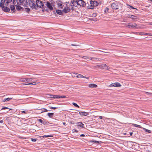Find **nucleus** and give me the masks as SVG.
I'll return each instance as SVG.
<instances>
[{"mask_svg":"<svg viewBox=\"0 0 152 152\" xmlns=\"http://www.w3.org/2000/svg\"><path fill=\"white\" fill-rule=\"evenodd\" d=\"M46 5H47V7L51 10H53V7H52V6L51 5V4L48 2L46 3Z\"/></svg>","mask_w":152,"mask_h":152,"instance_id":"12","label":"nucleus"},{"mask_svg":"<svg viewBox=\"0 0 152 152\" xmlns=\"http://www.w3.org/2000/svg\"><path fill=\"white\" fill-rule=\"evenodd\" d=\"M85 58H84L85 59H86L87 60L88 59L92 60V58L91 57H88V56H85Z\"/></svg>","mask_w":152,"mask_h":152,"instance_id":"30","label":"nucleus"},{"mask_svg":"<svg viewBox=\"0 0 152 152\" xmlns=\"http://www.w3.org/2000/svg\"><path fill=\"white\" fill-rule=\"evenodd\" d=\"M111 7L113 9L117 10L118 9V6L117 4L115 3H113L111 4Z\"/></svg>","mask_w":152,"mask_h":152,"instance_id":"8","label":"nucleus"},{"mask_svg":"<svg viewBox=\"0 0 152 152\" xmlns=\"http://www.w3.org/2000/svg\"><path fill=\"white\" fill-rule=\"evenodd\" d=\"M76 4L82 7H84L86 4L85 2L83 0H77L76 1Z\"/></svg>","mask_w":152,"mask_h":152,"instance_id":"4","label":"nucleus"},{"mask_svg":"<svg viewBox=\"0 0 152 152\" xmlns=\"http://www.w3.org/2000/svg\"><path fill=\"white\" fill-rule=\"evenodd\" d=\"M31 140L33 142H36L37 141V139L35 138H31Z\"/></svg>","mask_w":152,"mask_h":152,"instance_id":"43","label":"nucleus"},{"mask_svg":"<svg viewBox=\"0 0 152 152\" xmlns=\"http://www.w3.org/2000/svg\"><path fill=\"white\" fill-rule=\"evenodd\" d=\"M5 3V1H4V0H1L0 3V7H1V8H3V7H4V3Z\"/></svg>","mask_w":152,"mask_h":152,"instance_id":"16","label":"nucleus"},{"mask_svg":"<svg viewBox=\"0 0 152 152\" xmlns=\"http://www.w3.org/2000/svg\"><path fill=\"white\" fill-rule=\"evenodd\" d=\"M90 4H91V8H90L89 9H93L94 7V6H97L98 4L96 1H90Z\"/></svg>","mask_w":152,"mask_h":152,"instance_id":"5","label":"nucleus"},{"mask_svg":"<svg viewBox=\"0 0 152 152\" xmlns=\"http://www.w3.org/2000/svg\"><path fill=\"white\" fill-rule=\"evenodd\" d=\"M88 86L90 88H95L97 87V85L94 84H91L89 85Z\"/></svg>","mask_w":152,"mask_h":152,"instance_id":"17","label":"nucleus"},{"mask_svg":"<svg viewBox=\"0 0 152 152\" xmlns=\"http://www.w3.org/2000/svg\"><path fill=\"white\" fill-rule=\"evenodd\" d=\"M42 124H43L44 125H45L47 124V122L45 121H43Z\"/></svg>","mask_w":152,"mask_h":152,"instance_id":"51","label":"nucleus"},{"mask_svg":"<svg viewBox=\"0 0 152 152\" xmlns=\"http://www.w3.org/2000/svg\"><path fill=\"white\" fill-rule=\"evenodd\" d=\"M137 26V25L135 23H134L133 24L132 23H130L128 25L126 26V27L129 28H135Z\"/></svg>","mask_w":152,"mask_h":152,"instance_id":"6","label":"nucleus"},{"mask_svg":"<svg viewBox=\"0 0 152 152\" xmlns=\"http://www.w3.org/2000/svg\"><path fill=\"white\" fill-rule=\"evenodd\" d=\"M44 109V111H43L41 113H42L43 112H48V110H47V109H45V108H43Z\"/></svg>","mask_w":152,"mask_h":152,"instance_id":"47","label":"nucleus"},{"mask_svg":"<svg viewBox=\"0 0 152 152\" xmlns=\"http://www.w3.org/2000/svg\"><path fill=\"white\" fill-rule=\"evenodd\" d=\"M32 78V81H31L32 82L35 81L36 80H37V82H36V83H37V79H35V80H33L34 79V78ZM36 84H37V83H36Z\"/></svg>","mask_w":152,"mask_h":152,"instance_id":"48","label":"nucleus"},{"mask_svg":"<svg viewBox=\"0 0 152 152\" xmlns=\"http://www.w3.org/2000/svg\"><path fill=\"white\" fill-rule=\"evenodd\" d=\"M144 35L152 36L151 34L144 33Z\"/></svg>","mask_w":152,"mask_h":152,"instance_id":"38","label":"nucleus"},{"mask_svg":"<svg viewBox=\"0 0 152 152\" xmlns=\"http://www.w3.org/2000/svg\"><path fill=\"white\" fill-rule=\"evenodd\" d=\"M12 99V98H6V101H7V102H8L10 100Z\"/></svg>","mask_w":152,"mask_h":152,"instance_id":"41","label":"nucleus"},{"mask_svg":"<svg viewBox=\"0 0 152 152\" xmlns=\"http://www.w3.org/2000/svg\"><path fill=\"white\" fill-rule=\"evenodd\" d=\"M134 34L140 35L141 36L144 35V32H134L133 33Z\"/></svg>","mask_w":152,"mask_h":152,"instance_id":"20","label":"nucleus"},{"mask_svg":"<svg viewBox=\"0 0 152 152\" xmlns=\"http://www.w3.org/2000/svg\"><path fill=\"white\" fill-rule=\"evenodd\" d=\"M79 114L81 115H84L86 116L88 114V113L85 112L80 111L79 112Z\"/></svg>","mask_w":152,"mask_h":152,"instance_id":"13","label":"nucleus"},{"mask_svg":"<svg viewBox=\"0 0 152 152\" xmlns=\"http://www.w3.org/2000/svg\"><path fill=\"white\" fill-rule=\"evenodd\" d=\"M74 76L75 77H77L78 78V75L77 73H76L75 74V75Z\"/></svg>","mask_w":152,"mask_h":152,"instance_id":"49","label":"nucleus"},{"mask_svg":"<svg viewBox=\"0 0 152 152\" xmlns=\"http://www.w3.org/2000/svg\"><path fill=\"white\" fill-rule=\"evenodd\" d=\"M49 10L50 9H49L48 8H46V9H45V8L44 7V8H43L42 11H44L45 10L47 12H49Z\"/></svg>","mask_w":152,"mask_h":152,"instance_id":"35","label":"nucleus"},{"mask_svg":"<svg viewBox=\"0 0 152 152\" xmlns=\"http://www.w3.org/2000/svg\"><path fill=\"white\" fill-rule=\"evenodd\" d=\"M91 142H94L95 143H101L102 142L100 141L99 142L98 141L94 140H91Z\"/></svg>","mask_w":152,"mask_h":152,"instance_id":"31","label":"nucleus"},{"mask_svg":"<svg viewBox=\"0 0 152 152\" xmlns=\"http://www.w3.org/2000/svg\"><path fill=\"white\" fill-rule=\"evenodd\" d=\"M15 1L17 2V4L20 5L21 4H23L26 7H34V1H31V0H14V1Z\"/></svg>","mask_w":152,"mask_h":152,"instance_id":"1","label":"nucleus"},{"mask_svg":"<svg viewBox=\"0 0 152 152\" xmlns=\"http://www.w3.org/2000/svg\"><path fill=\"white\" fill-rule=\"evenodd\" d=\"M128 6L129 7H128V8H132V9H135V8L134 7L132 6H130V5H128Z\"/></svg>","mask_w":152,"mask_h":152,"instance_id":"44","label":"nucleus"},{"mask_svg":"<svg viewBox=\"0 0 152 152\" xmlns=\"http://www.w3.org/2000/svg\"><path fill=\"white\" fill-rule=\"evenodd\" d=\"M12 0H8V1H7V2H6L7 3V4H6V6H7L8 5V4L9 3L11 2L12 1Z\"/></svg>","mask_w":152,"mask_h":152,"instance_id":"36","label":"nucleus"},{"mask_svg":"<svg viewBox=\"0 0 152 152\" xmlns=\"http://www.w3.org/2000/svg\"><path fill=\"white\" fill-rule=\"evenodd\" d=\"M92 60H100V58H92Z\"/></svg>","mask_w":152,"mask_h":152,"instance_id":"37","label":"nucleus"},{"mask_svg":"<svg viewBox=\"0 0 152 152\" xmlns=\"http://www.w3.org/2000/svg\"><path fill=\"white\" fill-rule=\"evenodd\" d=\"M9 109V110L8 111H7V112H8L9 110H12V109H10L9 108H8V107H3L2 108L1 110H5V109Z\"/></svg>","mask_w":152,"mask_h":152,"instance_id":"26","label":"nucleus"},{"mask_svg":"<svg viewBox=\"0 0 152 152\" xmlns=\"http://www.w3.org/2000/svg\"><path fill=\"white\" fill-rule=\"evenodd\" d=\"M70 11V9L69 7H66L62 11L65 13H67L69 12Z\"/></svg>","mask_w":152,"mask_h":152,"instance_id":"10","label":"nucleus"},{"mask_svg":"<svg viewBox=\"0 0 152 152\" xmlns=\"http://www.w3.org/2000/svg\"><path fill=\"white\" fill-rule=\"evenodd\" d=\"M133 133L132 132H131L130 133V134L131 135V136H132V134Z\"/></svg>","mask_w":152,"mask_h":152,"instance_id":"59","label":"nucleus"},{"mask_svg":"<svg viewBox=\"0 0 152 152\" xmlns=\"http://www.w3.org/2000/svg\"><path fill=\"white\" fill-rule=\"evenodd\" d=\"M8 0H4V1H5H5H6L7 2V1Z\"/></svg>","mask_w":152,"mask_h":152,"instance_id":"62","label":"nucleus"},{"mask_svg":"<svg viewBox=\"0 0 152 152\" xmlns=\"http://www.w3.org/2000/svg\"><path fill=\"white\" fill-rule=\"evenodd\" d=\"M72 104L75 107L79 108L80 107L79 105H78L76 103H75L73 102Z\"/></svg>","mask_w":152,"mask_h":152,"instance_id":"32","label":"nucleus"},{"mask_svg":"<svg viewBox=\"0 0 152 152\" xmlns=\"http://www.w3.org/2000/svg\"><path fill=\"white\" fill-rule=\"evenodd\" d=\"M78 78H82L84 77V76L82 75L78 74Z\"/></svg>","mask_w":152,"mask_h":152,"instance_id":"39","label":"nucleus"},{"mask_svg":"<svg viewBox=\"0 0 152 152\" xmlns=\"http://www.w3.org/2000/svg\"><path fill=\"white\" fill-rule=\"evenodd\" d=\"M52 97L53 99H59L60 98H66V96H60L53 95Z\"/></svg>","mask_w":152,"mask_h":152,"instance_id":"9","label":"nucleus"},{"mask_svg":"<svg viewBox=\"0 0 152 152\" xmlns=\"http://www.w3.org/2000/svg\"><path fill=\"white\" fill-rule=\"evenodd\" d=\"M16 9L18 10H20L21 9H22L23 8L19 6L18 5L16 6Z\"/></svg>","mask_w":152,"mask_h":152,"instance_id":"22","label":"nucleus"},{"mask_svg":"<svg viewBox=\"0 0 152 152\" xmlns=\"http://www.w3.org/2000/svg\"><path fill=\"white\" fill-rule=\"evenodd\" d=\"M121 86L120 84L118 82L115 83H112L110 85V87H120Z\"/></svg>","mask_w":152,"mask_h":152,"instance_id":"7","label":"nucleus"},{"mask_svg":"<svg viewBox=\"0 0 152 152\" xmlns=\"http://www.w3.org/2000/svg\"><path fill=\"white\" fill-rule=\"evenodd\" d=\"M105 69H106L107 70H108L110 69V67L106 64L105 66Z\"/></svg>","mask_w":152,"mask_h":152,"instance_id":"40","label":"nucleus"},{"mask_svg":"<svg viewBox=\"0 0 152 152\" xmlns=\"http://www.w3.org/2000/svg\"><path fill=\"white\" fill-rule=\"evenodd\" d=\"M128 17L129 18L132 19L133 20H134L135 19H138V18L137 16L132 15H129Z\"/></svg>","mask_w":152,"mask_h":152,"instance_id":"14","label":"nucleus"},{"mask_svg":"<svg viewBox=\"0 0 152 152\" xmlns=\"http://www.w3.org/2000/svg\"><path fill=\"white\" fill-rule=\"evenodd\" d=\"M56 12L59 15H61L62 14V12L61 10H57Z\"/></svg>","mask_w":152,"mask_h":152,"instance_id":"23","label":"nucleus"},{"mask_svg":"<svg viewBox=\"0 0 152 152\" xmlns=\"http://www.w3.org/2000/svg\"><path fill=\"white\" fill-rule=\"evenodd\" d=\"M50 109H51L55 110L57 108V107H50Z\"/></svg>","mask_w":152,"mask_h":152,"instance_id":"42","label":"nucleus"},{"mask_svg":"<svg viewBox=\"0 0 152 152\" xmlns=\"http://www.w3.org/2000/svg\"><path fill=\"white\" fill-rule=\"evenodd\" d=\"M133 125L134 126H135L136 127H138V128H142V127L140 125L136 124H133Z\"/></svg>","mask_w":152,"mask_h":152,"instance_id":"28","label":"nucleus"},{"mask_svg":"<svg viewBox=\"0 0 152 152\" xmlns=\"http://www.w3.org/2000/svg\"><path fill=\"white\" fill-rule=\"evenodd\" d=\"M144 130L145 132H148V133H151V130L147 129H145V128H144Z\"/></svg>","mask_w":152,"mask_h":152,"instance_id":"29","label":"nucleus"},{"mask_svg":"<svg viewBox=\"0 0 152 152\" xmlns=\"http://www.w3.org/2000/svg\"><path fill=\"white\" fill-rule=\"evenodd\" d=\"M109 10V8L107 7H106L104 10V12L105 13L107 14Z\"/></svg>","mask_w":152,"mask_h":152,"instance_id":"33","label":"nucleus"},{"mask_svg":"<svg viewBox=\"0 0 152 152\" xmlns=\"http://www.w3.org/2000/svg\"><path fill=\"white\" fill-rule=\"evenodd\" d=\"M151 0V1H152V0Z\"/></svg>","mask_w":152,"mask_h":152,"instance_id":"63","label":"nucleus"},{"mask_svg":"<svg viewBox=\"0 0 152 152\" xmlns=\"http://www.w3.org/2000/svg\"><path fill=\"white\" fill-rule=\"evenodd\" d=\"M58 4V6L59 7H60L61 6H62V2L60 1H58L56 2Z\"/></svg>","mask_w":152,"mask_h":152,"instance_id":"27","label":"nucleus"},{"mask_svg":"<svg viewBox=\"0 0 152 152\" xmlns=\"http://www.w3.org/2000/svg\"><path fill=\"white\" fill-rule=\"evenodd\" d=\"M4 122V120H1V121H0V123H3Z\"/></svg>","mask_w":152,"mask_h":152,"instance_id":"50","label":"nucleus"},{"mask_svg":"<svg viewBox=\"0 0 152 152\" xmlns=\"http://www.w3.org/2000/svg\"><path fill=\"white\" fill-rule=\"evenodd\" d=\"M65 124H66V123H65V122H64L63 123V124L64 125H65Z\"/></svg>","mask_w":152,"mask_h":152,"instance_id":"61","label":"nucleus"},{"mask_svg":"<svg viewBox=\"0 0 152 152\" xmlns=\"http://www.w3.org/2000/svg\"><path fill=\"white\" fill-rule=\"evenodd\" d=\"M6 99H4L3 100V102H7V101H6Z\"/></svg>","mask_w":152,"mask_h":152,"instance_id":"54","label":"nucleus"},{"mask_svg":"<svg viewBox=\"0 0 152 152\" xmlns=\"http://www.w3.org/2000/svg\"><path fill=\"white\" fill-rule=\"evenodd\" d=\"M21 113L26 114V112L25 111H21Z\"/></svg>","mask_w":152,"mask_h":152,"instance_id":"52","label":"nucleus"},{"mask_svg":"<svg viewBox=\"0 0 152 152\" xmlns=\"http://www.w3.org/2000/svg\"><path fill=\"white\" fill-rule=\"evenodd\" d=\"M96 50H93V51H96ZM99 51H102L100 50H99Z\"/></svg>","mask_w":152,"mask_h":152,"instance_id":"60","label":"nucleus"},{"mask_svg":"<svg viewBox=\"0 0 152 152\" xmlns=\"http://www.w3.org/2000/svg\"><path fill=\"white\" fill-rule=\"evenodd\" d=\"M83 78H86V79H88L89 78L88 77H85L84 76V77H83Z\"/></svg>","mask_w":152,"mask_h":152,"instance_id":"58","label":"nucleus"},{"mask_svg":"<svg viewBox=\"0 0 152 152\" xmlns=\"http://www.w3.org/2000/svg\"><path fill=\"white\" fill-rule=\"evenodd\" d=\"M53 136L51 135H44V136H41V137H42L43 138H46L48 137H53Z\"/></svg>","mask_w":152,"mask_h":152,"instance_id":"24","label":"nucleus"},{"mask_svg":"<svg viewBox=\"0 0 152 152\" xmlns=\"http://www.w3.org/2000/svg\"><path fill=\"white\" fill-rule=\"evenodd\" d=\"M76 4V1L74 0L72 1L71 2V4L72 6H76L75 5Z\"/></svg>","mask_w":152,"mask_h":152,"instance_id":"19","label":"nucleus"},{"mask_svg":"<svg viewBox=\"0 0 152 152\" xmlns=\"http://www.w3.org/2000/svg\"><path fill=\"white\" fill-rule=\"evenodd\" d=\"M80 136H81V137H84V136H85V135L84 134H81L80 135Z\"/></svg>","mask_w":152,"mask_h":152,"instance_id":"57","label":"nucleus"},{"mask_svg":"<svg viewBox=\"0 0 152 152\" xmlns=\"http://www.w3.org/2000/svg\"><path fill=\"white\" fill-rule=\"evenodd\" d=\"M38 121H39L40 123H43V121L41 119H39L38 120Z\"/></svg>","mask_w":152,"mask_h":152,"instance_id":"45","label":"nucleus"},{"mask_svg":"<svg viewBox=\"0 0 152 152\" xmlns=\"http://www.w3.org/2000/svg\"><path fill=\"white\" fill-rule=\"evenodd\" d=\"M3 7V8H2V10H3V11H4V12H9L10 10V8L7 7Z\"/></svg>","mask_w":152,"mask_h":152,"instance_id":"11","label":"nucleus"},{"mask_svg":"<svg viewBox=\"0 0 152 152\" xmlns=\"http://www.w3.org/2000/svg\"><path fill=\"white\" fill-rule=\"evenodd\" d=\"M34 5L35 6V7H31V8L36 9H37L38 7H42L44 8V4L41 1L37 0L36 1V4H35V2H34Z\"/></svg>","mask_w":152,"mask_h":152,"instance_id":"3","label":"nucleus"},{"mask_svg":"<svg viewBox=\"0 0 152 152\" xmlns=\"http://www.w3.org/2000/svg\"><path fill=\"white\" fill-rule=\"evenodd\" d=\"M99 117V118L100 119H102V116H98Z\"/></svg>","mask_w":152,"mask_h":152,"instance_id":"56","label":"nucleus"},{"mask_svg":"<svg viewBox=\"0 0 152 152\" xmlns=\"http://www.w3.org/2000/svg\"><path fill=\"white\" fill-rule=\"evenodd\" d=\"M145 93L146 94H148V95H151L152 94V93H151L148 92L146 91L145 92Z\"/></svg>","mask_w":152,"mask_h":152,"instance_id":"46","label":"nucleus"},{"mask_svg":"<svg viewBox=\"0 0 152 152\" xmlns=\"http://www.w3.org/2000/svg\"><path fill=\"white\" fill-rule=\"evenodd\" d=\"M77 126L81 127L83 128H84V124L82 122H78L77 123Z\"/></svg>","mask_w":152,"mask_h":152,"instance_id":"18","label":"nucleus"},{"mask_svg":"<svg viewBox=\"0 0 152 152\" xmlns=\"http://www.w3.org/2000/svg\"><path fill=\"white\" fill-rule=\"evenodd\" d=\"M10 8L11 10L13 11V12H15V7L13 5H11L10 6Z\"/></svg>","mask_w":152,"mask_h":152,"instance_id":"21","label":"nucleus"},{"mask_svg":"<svg viewBox=\"0 0 152 152\" xmlns=\"http://www.w3.org/2000/svg\"><path fill=\"white\" fill-rule=\"evenodd\" d=\"M105 64H103L99 65H98L97 66L98 67H99L101 69H105Z\"/></svg>","mask_w":152,"mask_h":152,"instance_id":"15","label":"nucleus"},{"mask_svg":"<svg viewBox=\"0 0 152 152\" xmlns=\"http://www.w3.org/2000/svg\"><path fill=\"white\" fill-rule=\"evenodd\" d=\"M47 97L50 98H53V95L51 94H48Z\"/></svg>","mask_w":152,"mask_h":152,"instance_id":"34","label":"nucleus"},{"mask_svg":"<svg viewBox=\"0 0 152 152\" xmlns=\"http://www.w3.org/2000/svg\"><path fill=\"white\" fill-rule=\"evenodd\" d=\"M54 115L53 113H48V116L50 118H52V117Z\"/></svg>","mask_w":152,"mask_h":152,"instance_id":"25","label":"nucleus"},{"mask_svg":"<svg viewBox=\"0 0 152 152\" xmlns=\"http://www.w3.org/2000/svg\"><path fill=\"white\" fill-rule=\"evenodd\" d=\"M73 130H74V132H75L76 133L78 132V131L77 130H76V129H73Z\"/></svg>","mask_w":152,"mask_h":152,"instance_id":"53","label":"nucleus"},{"mask_svg":"<svg viewBox=\"0 0 152 152\" xmlns=\"http://www.w3.org/2000/svg\"><path fill=\"white\" fill-rule=\"evenodd\" d=\"M32 78H21L19 79V80L20 82H23L25 83H29L26 84V85H36L37 80L35 81L32 82Z\"/></svg>","mask_w":152,"mask_h":152,"instance_id":"2","label":"nucleus"},{"mask_svg":"<svg viewBox=\"0 0 152 152\" xmlns=\"http://www.w3.org/2000/svg\"><path fill=\"white\" fill-rule=\"evenodd\" d=\"M71 45L73 46H78V45H74V44H71Z\"/></svg>","mask_w":152,"mask_h":152,"instance_id":"55","label":"nucleus"}]
</instances>
